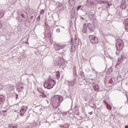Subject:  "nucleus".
Returning a JSON list of instances; mask_svg holds the SVG:
<instances>
[{
	"mask_svg": "<svg viewBox=\"0 0 128 128\" xmlns=\"http://www.w3.org/2000/svg\"><path fill=\"white\" fill-rule=\"evenodd\" d=\"M44 86L45 88L50 90V88H52L54 86H56V81L50 78H49L46 79L45 81Z\"/></svg>",
	"mask_w": 128,
	"mask_h": 128,
	"instance_id": "1",
	"label": "nucleus"
},
{
	"mask_svg": "<svg viewBox=\"0 0 128 128\" xmlns=\"http://www.w3.org/2000/svg\"><path fill=\"white\" fill-rule=\"evenodd\" d=\"M54 50H56L57 52H58L59 54H62L64 52L60 50H64V48L65 46H66V44H56V42L54 43Z\"/></svg>",
	"mask_w": 128,
	"mask_h": 128,
	"instance_id": "2",
	"label": "nucleus"
},
{
	"mask_svg": "<svg viewBox=\"0 0 128 128\" xmlns=\"http://www.w3.org/2000/svg\"><path fill=\"white\" fill-rule=\"evenodd\" d=\"M126 58V56H124V53H122L121 54V57L118 58L116 68H120L122 66V62H124V59Z\"/></svg>",
	"mask_w": 128,
	"mask_h": 128,
	"instance_id": "3",
	"label": "nucleus"
},
{
	"mask_svg": "<svg viewBox=\"0 0 128 128\" xmlns=\"http://www.w3.org/2000/svg\"><path fill=\"white\" fill-rule=\"evenodd\" d=\"M89 40L91 42V44H98V38L94 36L90 35L89 36Z\"/></svg>",
	"mask_w": 128,
	"mask_h": 128,
	"instance_id": "4",
	"label": "nucleus"
},
{
	"mask_svg": "<svg viewBox=\"0 0 128 128\" xmlns=\"http://www.w3.org/2000/svg\"><path fill=\"white\" fill-rule=\"evenodd\" d=\"M116 48H121V50H122V48H124V42H122V40H118L116 42Z\"/></svg>",
	"mask_w": 128,
	"mask_h": 128,
	"instance_id": "5",
	"label": "nucleus"
},
{
	"mask_svg": "<svg viewBox=\"0 0 128 128\" xmlns=\"http://www.w3.org/2000/svg\"><path fill=\"white\" fill-rule=\"evenodd\" d=\"M65 64L66 61L62 58H60L58 62H57L56 63H55L56 66H60H60H64Z\"/></svg>",
	"mask_w": 128,
	"mask_h": 128,
	"instance_id": "6",
	"label": "nucleus"
},
{
	"mask_svg": "<svg viewBox=\"0 0 128 128\" xmlns=\"http://www.w3.org/2000/svg\"><path fill=\"white\" fill-rule=\"evenodd\" d=\"M71 42H72V46L71 47L72 52H76V46H78V42H76V40L72 39L71 40Z\"/></svg>",
	"mask_w": 128,
	"mask_h": 128,
	"instance_id": "7",
	"label": "nucleus"
},
{
	"mask_svg": "<svg viewBox=\"0 0 128 128\" xmlns=\"http://www.w3.org/2000/svg\"><path fill=\"white\" fill-rule=\"evenodd\" d=\"M27 110L26 106H22L20 112V116H22L23 114H24Z\"/></svg>",
	"mask_w": 128,
	"mask_h": 128,
	"instance_id": "8",
	"label": "nucleus"
},
{
	"mask_svg": "<svg viewBox=\"0 0 128 128\" xmlns=\"http://www.w3.org/2000/svg\"><path fill=\"white\" fill-rule=\"evenodd\" d=\"M92 86L94 90L96 92H98L100 90V86H98V84H96L94 82H92Z\"/></svg>",
	"mask_w": 128,
	"mask_h": 128,
	"instance_id": "9",
	"label": "nucleus"
},
{
	"mask_svg": "<svg viewBox=\"0 0 128 128\" xmlns=\"http://www.w3.org/2000/svg\"><path fill=\"white\" fill-rule=\"evenodd\" d=\"M120 8L122 10H124L126 8V0H122L121 2V4H120Z\"/></svg>",
	"mask_w": 128,
	"mask_h": 128,
	"instance_id": "10",
	"label": "nucleus"
},
{
	"mask_svg": "<svg viewBox=\"0 0 128 128\" xmlns=\"http://www.w3.org/2000/svg\"><path fill=\"white\" fill-rule=\"evenodd\" d=\"M74 110L75 114H76V116H78V114H80V111H78V106H76L74 108Z\"/></svg>",
	"mask_w": 128,
	"mask_h": 128,
	"instance_id": "11",
	"label": "nucleus"
},
{
	"mask_svg": "<svg viewBox=\"0 0 128 128\" xmlns=\"http://www.w3.org/2000/svg\"><path fill=\"white\" fill-rule=\"evenodd\" d=\"M60 128H70V124L66 123L62 126L60 125Z\"/></svg>",
	"mask_w": 128,
	"mask_h": 128,
	"instance_id": "12",
	"label": "nucleus"
},
{
	"mask_svg": "<svg viewBox=\"0 0 128 128\" xmlns=\"http://www.w3.org/2000/svg\"><path fill=\"white\" fill-rule=\"evenodd\" d=\"M109 84H114V82H116V78H112L109 80H108Z\"/></svg>",
	"mask_w": 128,
	"mask_h": 128,
	"instance_id": "13",
	"label": "nucleus"
},
{
	"mask_svg": "<svg viewBox=\"0 0 128 128\" xmlns=\"http://www.w3.org/2000/svg\"><path fill=\"white\" fill-rule=\"evenodd\" d=\"M4 102V95H0V104Z\"/></svg>",
	"mask_w": 128,
	"mask_h": 128,
	"instance_id": "14",
	"label": "nucleus"
},
{
	"mask_svg": "<svg viewBox=\"0 0 128 128\" xmlns=\"http://www.w3.org/2000/svg\"><path fill=\"white\" fill-rule=\"evenodd\" d=\"M88 16H89L90 18H92V16H94V14H92V10L88 12Z\"/></svg>",
	"mask_w": 128,
	"mask_h": 128,
	"instance_id": "15",
	"label": "nucleus"
},
{
	"mask_svg": "<svg viewBox=\"0 0 128 128\" xmlns=\"http://www.w3.org/2000/svg\"><path fill=\"white\" fill-rule=\"evenodd\" d=\"M69 4L71 6H74L76 4V1L74 0H70Z\"/></svg>",
	"mask_w": 128,
	"mask_h": 128,
	"instance_id": "16",
	"label": "nucleus"
},
{
	"mask_svg": "<svg viewBox=\"0 0 128 128\" xmlns=\"http://www.w3.org/2000/svg\"><path fill=\"white\" fill-rule=\"evenodd\" d=\"M86 28H87V27H86V24H84V28L82 30V32H84V34H86Z\"/></svg>",
	"mask_w": 128,
	"mask_h": 128,
	"instance_id": "17",
	"label": "nucleus"
},
{
	"mask_svg": "<svg viewBox=\"0 0 128 128\" xmlns=\"http://www.w3.org/2000/svg\"><path fill=\"white\" fill-rule=\"evenodd\" d=\"M80 76H81L82 77L84 80H86V76H84V72H80Z\"/></svg>",
	"mask_w": 128,
	"mask_h": 128,
	"instance_id": "18",
	"label": "nucleus"
},
{
	"mask_svg": "<svg viewBox=\"0 0 128 128\" xmlns=\"http://www.w3.org/2000/svg\"><path fill=\"white\" fill-rule=\"evenodd\" d=\"M116 54L117 55V56H118V54H120V50H122V49H121V48H118V47L117 48H116Z\"/></svg>",
	"mask_w": 128,
	"mask_h": 128,
	"instance_id": "19",
	"label": "nucleus"
},
{
	"mask_svg": "<svg viewBox=\"0 0 128 128\" xmlns=\"http://www.w3.org/2000/svg\"><path fill=\"white\" fill-rule=\"evenodd\" d=\"M4 16V10H0V18H2Z\"/></svg>",
	"mask_w": 128,
	"mask_h": 128,
	"instance_id": "20",
	"label": "nucleus"
},
{
	"mask_svg": "<svg viewBox=\"0 0 128 128\" xmlns=\"http://www.w3.org/2000/svg\"><path fill=\"white\" fill-rule=\"evenodd\" d=\"M56 74V78H57V80H59L60 76V72H57Z\"/></svg>",
	"mask_w": 128,
	"mask_h": 128,
	"instance_id": "21",
	"label": "nucleus"
},
{
	"mask_svg": "<svg viewBox=\"0 0 128 128\" xmlns=\"http://www.w3.org/2000/svg\"><path fill=\"white\" fill-rule=\"evenodd\" d=\"M9 128H18V126L16 124H11L8 126Z\"/></svg>",
	"mask_w": 128,
	"mask_h": 128,
	"instance_id": "22",
	"label": "nucleus"
},
{
	"mask_svg": "<svg viewBox=\"0 0 128 128\" xmlns=\"http://www.w3.org/2000/svg\"><path fill=\"white\" fill-rule=\"evenodd\" d=\"M68 84L70 86H74V82L72 81V82H68Z\"/></svg>",
	"mask_w": 128,
	"mask_h": 128,
	"instance_id": "23",
	"label": "nucleus"
},
{
	"mask_svg": "<svg viewBox=\"0 0 128 128\" xmlns=\"http://www.w3.org/2000/svg\"><path fill=\"white\" fill-rule=\"evenodd\" d=\"M110 102V100L108 98H106L104 100V104H108V102Z\"/></svg>",
	"mask_w": 128,
	"mask_h": 128,
	"instance_id": "24",
	"label": "nucleus"
},
{
	"mask_svg": "<svg viewBox=\"0 0 128 128\" xmlns=\"http://www.w3.org/2000/svg\"><path fill=\"white\" fill-rule=\"evenodd\" d=\"M87 2L88 4H90V6H92V4H94V0H88Z\"/></svg>",
	"mask_w": 128,
	"mask_h": 128,
	"instance_id": "25",
	"label": "nucleus"
},
{
	"mask_svg": "<svg viewBox=\"0 0 128 128\" xmlns=\"http://www.w3.org/2000/svg\"><path fill=\"white\" fill-rule=\"evenodd\" d=\"M106 108H107L108 110H112V106H110V104H107Z\"/></svg>",
	"mask_w": 128,
	"mask_h": 128,
	"instance_id": "26",
	"label": "nucleus"
},
{
	"mask_svg": "<svg viewBox=\"0 0 128 128\" xmlns=\"http://www.w3.org/2000/svg\"><path fill=\"white\" fill-rule=\"evenodd\" d=\"M44 14V10H42L40 11V14Z\"/></svg>",
	"mask_w": 128,
	"mask_h": 128,
	"instance_id": "27",
	"label": "nucleus"
},
{
	"mask_svg": "<svg viewBox=\"0 0 128 128\" xmlns=\"http://www.w3.org/2000/svg\"><path fill=\"white\" fill-rule=\"evenodd\" d=\"M3 26H4V24L2 22H0V29L2 28Z\"/></svg>",
	"mask_w": 128,
	"mask_h": 128,
	"instance_id": "28",
	"label": "nucleus"
},
{
	"mask_svg": "<svg viewBox=\"0 0 128 128\" xmlns=\"http://www.w3.org/2000/svg\"><path fill=\"white\" fill-rule=\"evenodd\" d=\"M80 8H82V6H78L77 8H76V10H80Z\"/></svg>",
	"mask_w": 128,
	"mask_h": 128,
	"instance_id": "29",
	"label": "nucleus"
},
{
	"mask_svg": "<svg viewBox=\"0 0 128 128\" xmlns=\"http://www.w3.org/2000/svg\"><path fill=\"white\" fill-rule=\"evenodd\" d=\"M51 36H52V34H50V32H49L48 34V38H50Z\"/></svg>",
	"mask_w": 128,
	"mask_h": 128,
	"instance_id": "30",
	"label": "nucleus"
},
{
	"mask_svg": "<svg viewBox=\"0 0 128 128\" xmlns=\"http://www.w3.org/2000/svg\"><path fill=\"white\" fill-rule=\"evenodd\" d=\"M40 20V15L36 18V20L38 21Z\"/></svg>",
	"mask_w": 128,
	"mask_h": 128,
	"instance_id": "31",
	"label": "nucleus"
},
{
	"mask_svg": "<svg viewBox=\"0 0 128 128\" xmlns=\"http://www.w3.org/2000/svg\"><path fill=\"white\" fill-rule=\"evenodd\" d=\"M80 18H81L82 20H84V16H80Z\"/></svg>",
	"mask_w": 128,
	"mask_h": 128,
	"instance_id": "32",
	"label": "nucleus"
},
{
	"mask_svg": "<svg viewBox=\"0 0 128 128\" xmlns=\"http://www.w3.org/2000/svg\"><path fill=\"white\" fill-rule=\"evenodd\" d=\"M74 40H75V42H78V38H74Z\"/></svg>",
	"mask_w": 128,
	"mask_h": 128,
	"instance_id": "33",
	"label": "nucleus"
},
{
	"mask_svg": "<svg viewBox=\"0 0 128 128\" xmlns=\"http://www.w3.org/2000/svg\"><path fill=\"white\" fill-rule=\"evenodd\" d=\"M55 98H56V100H58V102H60V97H58V96H55Z\"/></svg>",
	"mask_w": 128,
	"mask_h": 128,
	"instance_id": "34",
	"label": "nucleus"
},
{
	"mask_svg": "<svg viewBox=\"0 0 128 128\" xmlns=\"http://www.w3.org/2000/svg\"><path fill=\"white\" fill-rule=\"evenodd\" d=\"M105 2H106V1L100 0V4H104Z\"/></svg>",
	"mask_w": 128,
	"mask_h": 128,
	"instance_id": "35",
	"label": "nucleus"
},
{
	"mask_svg": "<svg viewBox=\"0 0 128 128\" xmlns=\"http://www.w3.org/2000/svg\"><path fill=\"white\" fill-rule=\"evenodd\" d=\"M63 4L62 3H59L58 4V6H62Z\"/></svg>",
	"mask_w": 128,
	"mask_h": 128,
	"instance_id": "36",
	"label": "nucleus"
},
{
	"mask_svg": "<svg viewBox=\"0 0 128 128\" xmlns=\"http://www.w3.org/2000/svg\"><path fill=\"white\" fill-rule=\"evenodd\" d=\"M60 28H58V29L56 30V32H60Z\"/></svg>",
	"mask_w": 128,
	"mask_h": 128,
	"instance_id": "37",
	"label": "nucleus"
},
{
	"mask_svg": "<svg viewBox=\"0 0 128 128\" xmlns=\"http://www.w3.org/2000/svg\"><path fill=\"white\" fill-rule=\"evenodd\" d=\"M92 100H90L88 102L89 104H92Z\"/></svg>",
	"mask_w": 128,
	"mask_h": 128,
	"instance_id": "38",
	"label": "nucleus"
},
{
	"mask_svg": "<svg viewBox=\"0 0 128 128\" xmlns=\"http://www.w3.org/2000/svg\"><path fill=\"white\" fill-rule=\"evenodd\" d=\"M8 112V110H2V112Z\"/></svg>",
	"mask_w": 128,
	"mask_h": 128,
	"instance_id": "39",
	"label": "nucleus"
},
{
	"mask_svg": "<svg viewBox=\"0 0 128 128\" xmlns=\"http://www.w3.org/2000/svg\"><path fill=\"white\" fill-rule=\"evenodd\" d=\"M125 30H126V31L128 32V27H126Z\"/></svg>",
	"mask_w": 128,
	"mask_h": 128,
	"instance_id": "40",
	"label": "nucleus"
},
{
	"mask_svg": "<svg viewBox=\"0 0 128 128\" xmlns=\"http://www.w3.org/2000/svg\"><path fill=\"white\" fill-rule=\"evenodd\" d=\"M18 95L16 94V100H18Z\"/></svg>",
	"mask_w": 128,
	"mask_h": 128,
	"instance_id": "41",
	"label": "nucleus"
},
{
	"mask_svg": "<svg viewBox=\"0 0 128 128\" xmlns=\"http://www.w3.org/2000/svg\"><path fill=\"white\" fill-rule=\"evenodd\" d=\"M89 114H92V112H90Z\"/></svg>",
	"mask_w": 128,
	"mask_h": 128,
	"instance_id": "42",
	"label": "nucleus"
},
{
	"mask_svg": "<svg viewBox=\"0 0 128 128\" xmlns=\"http://www.w3.org/2000/svg\"><path fill=\"white\" fill-rule=\"evenodd\" d=\"M90 32H92V28H90Z\"/></svg>",
	"mask_w": 128,
	"mask_h": 128,
	"instance_id": "43",
	"label": "nucleus"
},
{
	"mask_svg": "<svg viewBox=\"0 0 128 128\" xmlns=\"http://www.w3.org/2000/svg\"><path fill=\"white\" fill-rule=\"evenodd\" d=\"M128 128V126H125V128Z\"/></svg>",
	"mask_w": 128,
	"mask_h": 128,
	"instance_id": "44",
	"label": "nucleus"
},
{
	"mask_svg": "<svg viewBox=\"0 0 128 128\" xmlns=\"http://www.w3.org/2000/svg\"><path fill=\"white\" fill-rule=\"evenodd\" d=\"M21 16H22V18H24V14H22Z\"/></svg>",
	"mask_w": 128,
	"mask_h": 128,
	"instance_id": "45",
	"label": "nucleus"
},
{
	"mask_svg": "<svg viewBox=\"0 0 128 128\" xmlns=\"http://www.w3.org/2000/svg\"><path fill=\"white\" fill-rule=\"evenodd\" d=\"M13 90H14V86H12Z\"/></svg>",
	"mask_w": 128,
	"mask_h": 128,
	"instance_id": "46",
	"label": "nucleus"
},
{
	"mask_svg": "<svg viewBox=\"0 0 128 128\" xmlns=\"http://www.w3.org/2000/svg\"><path fill=\"white\" fill-rule=\"evenodd\" d=\"M73 12H74V16H75L74 15V11Z\"/></svg>",
	"mask_w": 128,
	"mask_h": 128,
	"instance_id": "47",
	"label": "nucleus"
},
{
	"mask_svg": "<svg viewBox=\"0 0 128 128\" xmlns=\"http://www.w3.org/2000/svg\"><path fill=\"white\" fill-rule=\"evenodd\" d=\"M91 80H94V79L93 78H91Z\"/></svg>",
	"mask_w": 128,
	"mask_h": 128,
	"instance_id": "48",
	"label": "nucleus"
},
{
	"mask_svg": "<svg viewBox=\"0 0 128 128\" xmlns=\"http://www.w3.org/2000/svg\"><path fill=\"white\" fill-rule=\"evenodd\" d=\"M21 88H22V89L24 88V87L22 86V87H21Z\"/></svg>",
	"mask_w": 128,
	"mask_h": 128,
	"instance_id": "49",
	"label": "nucleus"
},
{
	"mask_svg": "<svg viewBox=\"0 0 128 128\" xmlns=\"http://www.w3.org/2000/svg\"><path fill=\"white\" fill-rule=\"evenodd\" d=\"M30 125L28 126V128H30Z\"/></svg>",
	"mask_w": 128,
	"mask_h": 128,
	"instance_id": "50",
	"label": "nucleus"
},
{
	"mask_svg": "<svg viewBox=\"0 0 128 128\" xmlns=\"http://www.w3.org/2000/svg\"><path fill=\"white\" fill-rule=\"evenodd\" d=\"M42 94H44V92H42Z\"/></svg>",
	"mask_w": 128,
	"mask_h": 128,
	"instance_id": "51",
	"label": "nucleus"
},
{
	"mask_svg": "<svg viewBox=\"0 0 128 128\" xmlns=\"http://www.w3.org/2000/svg\"><path fill=\"white\" fill-rule=\"evenodd\" d=\"M85 100H88V99H85Z\"/></svg>",
	"mask_w": 128,
	"mask_h": 128,
	"instance_id": "52",
	"label": "nucleus"
},
{
	"mask_svg": "<svg viewBox=\"0 0 128 128\" xmlns=\"http://www.w3.org/2000/svg\"><path fill=\"white\" fill-rule=\"evenodd\" d=\"M106 79H105V82H106Z\"/></svg>",
	"mask_w": 128,
	"mask_h": 128,
	"instance_id": "53",
	"label": "nucleus"
}]
</instances>
